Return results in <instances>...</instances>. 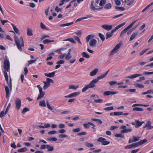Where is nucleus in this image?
Returning a JSON list of instances; mask_svg holds the SVG:
<instances>
[{"label":"nucleus","instance_id":"obj_6","mask_svg":"<svg viewBox=\"0 0 153 153\" xmlns=\"http://www.w3.org/2000/svg\"><path fill=\"white\" fill-rule=\"evenodd\" d=\"M36 87L38 88L39 91V94L37 98V100H39L44 97L45 95V93L43 91L42 88L40 85H38Z\"/></svg>","mask_w":153,"mask_h":153},{"label":"nucleus","instance_id":"obj_21","mask_svg":"<svg viewBox=\"0 0 153 153\" xmlns=\"http://www.w3.org/2000/svg\"><path fill=\"white\" fill-rule=\"evenodd\" d=\"M99 71L98 68H95L91 71L89 75L91 76H94Z\"/></svg>","mask_w":153,"mask_h":153},{"label":"nucleus","instance_id":"obj_18","mask_svg":"<svg viewBox=\"0 0 153 153\" xmlns=\"http://www.w3.org/2000/svg\"><path fill=\"white\" fill-rule=\"evenodd\" d=\"M142 75L141 74H135L133 75H131L127 76L126 78H128L130 79H133L139 76H142Z\"/></svg>","mask_w":153,"mask_h":153},{"label":"nucleus","instance_id":"obj_51","mask_svg":"<svg viewBox=\"0 0 153 153\" xmlns=\"http://www.w3.org/2000/svg\"><path fill=\"white\" fill-rule=\"evenodd\" d=\"M134 1V0H128L127 1V5L128 6H130L133 3Z\"/></svg>","mask_w":153,"mask_h":153},{"label":"nucleus","instance_id":"obj_1","mask_svg":"<svg viewBox=\"0 0 153 153\" xmlns=\"http://www.w3.org/2000/svg\"><path fill=\"white\" fill-rule=\"evenodd\" d=\"M4 67L5 71L3 72L5 79L8 85L9 86L10 89L11 90L12 87L11 80L10 79V82H8V76L6 72V71L8 72L9 70L10 64L8 60H5L4 61Z\"/></svg>","mask_w":153,"mask_h":153},{"label":"nucleus","instance_id":"obj_52","mask_svg":"<svg viewBox=\"0 0 153 153\" xmlns=\"http://www.w3.org/2000/svg\"><path fill=\"white\" fill-rule=\"evenodd\" d=\"M85 145L89 147H91L94 146V145L92 143H89L88 142H86L85 143Z\"/></svg>","mask_w":153,"mask_h":153},{"label":"nucleus","instance_id":"obj_62","mask_svg":"<svg viewBox=\"0 0 153 153\" xmlns=\"http://www.w3.org/2000/svg\"><path fill=\"white\" fill-rule=\"evenodd\" d=\"M10 146L11 147L15 149H16L17 147V146H16L15 142H13V143L11 144Z\"/></svg>","mask_w":153,"mask_h":153},{"label":"nucleus","instance_id":"obj_28","mask_svg":"<svg viewBox=\"0 0 153 153\" xmlns=\"http://www.w3.org/2000/svg\"><path fill=\"white\" fill-rule=\"evenodd\" d=\"M147 140L146 139H144L138 142L137 143L138 145V146L140 145H142L144 143H146L147 141Z\"/></svg>","mask_w":153,"mask_h":153},{"label":"nucleus","instance_id":"obj_3","mask_svg":"<svg viewBox=\"0 0 153 153\" xmlns=\"http://www.w3.org/2000/svg\"><path fill=\"white\" fill-rule=\"evenodd\" d=\"M125 23L124 22L122 24L118 25L117 27L114 29L112 30L111 32H108L106 33V39H107L110 37L112 36L113 35L114 33L118 29L123 26L125 24Z\"/></svg>","mask_w":153,"mask_h":153},{"label":"nucleus","instance_id":"obj_48","mask_svg":"<svg viewBox=\"0 0 153 153\" xmlns=\"http://www.w3.org/2000/svg\"><path fill=\"white\" fill-rule=\"evenodd\" d=\"M73 23H74V22H72L67 23V24H63L60 25V27H65V26H70V25H72Z\"/></svg>","mask_w":153,"mask_h":153},{"label":"nucleus","instance_id":"obj_45","mask_svg":"<svg viewBox=\"0 0 153 153\" xmlns=\"http://www.w3.org/2000/svg\"><path fill=\"white\" fill-rule=\"evenodd\" d=\"M74 39L76 41H77L81 45L82 44V43L81 42L80 39L79 37L76 36H74Z\"/></svg>","mask_w":153,"mask_h":153},{"label":"nucleus","instance_id":"obj_44","mask_svg":"<svg viewBox=\"0 0 153 153\" xmlns=\"http://www.w3.org/2000/svg\"><path fill=\"white\" fill-rule=\"evenodd\" d=\"M98 36L100 37V38L101 39V40L103 42L105 39V37L104 35L100 33H99L98 34Z\"/></svg>","mask_w":153,"mask_h":153},{"label":"nucleus","instance_id":"obj_50","mask_svg":"<svg viewBox=\"0 0 153 153\" xmlns=\"http://www.w3.org/2000/svg\"><path fill=\"white\" fill-rule=\"evenodd\" d=\"M46 103L47 104V106L48 107V108L50 110L52 111L53 110L52 107L50 106L49 105V102L48 100H47L46 101Z\"/></svg>","mask_w":153,"mask_h":153},{"label":"nucleus","instance_id":"obj_7","mask_svg":"<svg viewBox=\"0 0 153 153\" xmlns=\"http://www.w3.org/2000/svg\"><path fill=\"white\" fill-rule=\"evenodd\" d=\"M121 45V44L120 43L117 45L110 52L109 55L111 56L116 53L118 51Z\"/></svg>","mask_w":153,"mask_h":153},{"label":"nucleus","instance_id":"obj_15","mask_svg":"<svg viewBox=\"0 0 153 153\" xmlns=\"http://www.w3.org/2000/svg\"><path fill=\"white\" fill-rule=\"evenodd\" d=\"M65 63V61L63 60H60L57 61L56 62V63L57 64L56 65L55 67L56 69H57L59 68L61 66V64H63Z\"/></svg>","mask_w":153,"mask_h":153},{"label":"nucleus","instance_id":"obj_25","mask_svg":"<svg viewBox=\"0 0 153 153\" xmlns=\"http://www.w3.org/2000/svg\"><path fill=\"white\" fill-rule=\"evenodd\" d=\"M11 25L13 28L15 32L18 34H20V32L19 30L13 24L11 23Z\"/></svg>","mask_w":153,"mask_h":153},{"label":"nucleus","instance_id":"obj_14","mask_svg":"<svg viewBox=\"0 0 153 153\" xmlns=\"http://www.w3.org/2000/svg\"><path fill=\"white\" fill-rule=\"evenodd\" d=\"M138 145L137 143H136L126 146L125 148L126 149H130L133 148H135Z\"/></svg>","mask_w":153,"mask_h":153},{"label":"nucleus","instance_id":"obj_49","mask_svg":"<svg viewBox=\"0 0 153 153\" xmlns=\"http://www.w3.org/2000/svg\"><path fill=\"white\" fill-rule=\"evenodd\" d=\"M47 149H48V151H51L53 150L54 148L53 146H51L50 145H47Z\"/></svg>","mask_w":153,"mask_h":153},{"label":"nucleus","instance_id":"obj_39","mask_svg":"<svg viewBox=\"0 0 153 153\" xmlns=\"http://www.w3.org/2000/svg\"><path fill=\"white\" fill-rule=\"evenodd\" d=\"M5 35V32L1 28V38H4Z\"/></svg>","mask_w":153,"mask_h":153},{"label":"nucleus","instance_id":"obj_46","mask_svg":"<svg viewBox=\"0 0 153 153\" xmlns=\"http://www.w3.org/2000/svg\"><path fill=\"white\" fill-rule=\"evenodd\" d=\"M65 40L69 41L72 43H74V44H76V42L72 38H68L67 39H66Z\"/></svg>","mask_w":153,"mask_h":153},{"label":"nucleus","instance_id":"obj_37","mask_svg":"<svg viewBox=\"0 0 153 153\" xmlns=\"http://www.w3.org/2000/svg\"><path fill=\"white\" fill-rule=\"evenodd\" d=\"M149 106V105H143L138 104H135L133 105L132 106V107H135L137 106H143L145 107H147Z\"/></svg>","mask_w":153,"mask_h":153},{"label":"nucleus","instance_id":"obj_53","mask_svg":"<svg viewBox=\"0 0 153 153\" xmlns=\"http://www.w3.org/2000/svg\"><path fill=\"white\" fill-rule=\"evenodd\" d=\"M48 140L49 141H52L54 142H56L57 141V139L56 137H49L48 138Z\"/></svg>","mask_w":153,"mask_h":153},{"label":"nucleus","instance_id":"obj_33","mask_svg":"<svg viewBox=\"0 0 153 153\" xmlns=\"http://www.w3.org/2000/svg\"><path fill=\"white\" fill-rule=\"evenodd\" d=\"M39 105L40 106L45 107L46 106L45 101L44 100H43L40 102L39 103Z\"/></svg>","mask_w":153,"mask_h":153},{"label":"nucleus","instance_id":"obj_32","mask_svg":"<svg viewBox=\"0 0 153 153\" xmlns=\"http://www.w3.org/2000/svg\"><path fill=\"white\" fill-rule=\"evenodd\" d=\"M27 34L29 36H31L33 35L32 30L29 28H27Z\"/></svg>","mask_w":153,"mask_h":153},{"label":"nucleus","instance_id":"obj_36","mask_svg":"<svg viewBox=\"0 0 153 153\" xmlns=\"http://www.w3.org/2000/svg\"><path fill=\"white\" fill-rule=\"evenodd\" d=\"M115 8L118 11H123L125 10V9L123 7H118L117 6H115Z\"/></svg>","mask_w":153,"mask_h":153},{"label":"nucleus","instance_id":"obj_41","mask_svg":"<svg viewBox=\"0 0 153 153\" xmlns=\"http://www.w3.org/2000/svg\"><path fill=\"white\" fill-rule=\"evenodd\" d=\"M133 110L134 111H143V109L141 108L134 107L133 108Z\"/></svg>","mask_w":153,"mask_h":153},{"label":"nucleus","instance_id":"obj_63","mask_svg":"<svg viewBox=\"0 0 153 153\" xmlns=\"http://www.w3.org/2000/svg\"><path fill=\"white\" fill-rule=\"evenodd\" d=\"M51 42L50 40L48 39H45L43 41V43L44 44H47Z\"/></svg>","mask_w":153,"mask_h":153},{"label":"nucleus","instance_id":"obj_12","mask_svg":"<svg viewBox=\"0 0 153 153\" xmlns=\"http://www.w3.org/2000/svg\"><path fill=\"white\" fill-rule=\"evenodd\" d=\"M101 27L107 31H109L112 29L113 27L112 25H103L101 26Z\"/></svg>","mask_w":153,"mask_h":153},{"label":"nucleus","instance_id":"obj_24","mask_svg":"<svg viewBox=\"0 0 153 153\" xmlns=\"http://www.w3.org/2000/svg\"><path fill=\"white\" fill-rule=\"evenodd\" d=\"M138 35V32H137L133 33L130 37L129 39V41H132Z\"/></svg>","mask_w":153,"mask_h":153},{"label":"nucleus","instance_id":"obj_40","mask_svg":"<svg viewBox=\"0 0 153 153\" xmlns=\"http://www.w3.org/2000/svg\"><path fill=\"white\" fill-rule=\"evenodd\" d=\"M128 30L126 27L121 32L120 34V36H122L124 34L126 33L127 31Z\"/></svg>","mask_w":153,"mask_h":153},{"label":"nucleus","instance_id":"obj_61","mask_svg":"<svg viewBox=\"0 0 153 153\" xmlns=\"http://www.w3.org/2000/svg\"><path fill=\"white\" fill-rule=\"evenodd\" d=\"M57 133V132L55 130H53L49 132L48 134H56Z\"/></svg>","mask_w":153,"mask_h":153},{"label":"nucleus","instance_id":"obj_20","mask_svg":"<svg viewBox=\"0 0 153 153\" xmlns=\"http://www.w3.org/2000/svg\"><path fill=\"white\" fill-rule=\"evenodd\" d=\"M152 122L150 121H148L144 128H146L147 130L153 128V126H151Z\"/></svg>","mask_w":153,"mask_h":153},{"label":"nucleus","instance_id":"obj_22","mask_svg":"<svg viewBox=\"0 0 153 153\" xmlns=\"http://www.w3.org/2000/svg\"><path fill=\"white\" fill-rule=\"evenodd\" d=\"M135 122L136 123V125L135 127L136 128H138L141 126L142 124L144 123V122H140L138 120H136L135 121Z\"/></svg>","mask_w":153,"mask_h":153},{"label":"nucleus","instance_id":"obj_35","mask_svg":"<svg viewBox=\"0 0 153 153\" xmlns=\"http://www.w3.org/2000/svg\"><path fill=\"white\" fill-rule=\"evenodd\" d=\"M134 85L136 87L140 88H143L144 87L143 85L138 83H135L134 84Z\"/></svg>","mask_w":153,"mask_h":153},{"label":"nucleus","instance_id":"obj_11","mask_svg":"<svg viewBox=\"0 0 153 153\" xmlns=\"http://www.w3.org/2000/svg\"><path fill=\"white\" fill-rule=\"evenodd\" d=\"M106 74H103L102 75L99 76H98L96 78L93 79L92 80L95 84L96 83L98 82L99 80L100 79L105 78V77H106Z\"/></svg>","mask_w":153,"mask_h":153},{"label":"nucleus","instance_id":"obj_17","mask_svg":"<svg viewBox=\"0 0 153 153\" xmlns=\"http://www.w3.org/2000/svg\"><path fill=\"white\" fill-rule=\"evenodd\" d=\"M117 93V92L116 91H106L104 92L103 94L105 96H108L110 95H113Z\"/></svg>","mask_w":153,"mask_h":153},{"label":"nucleus","instance_id":"obj_57","mask_svg":"<svg viewBox=\"0 0 153 153\" xmlns=\"http://www.w3.org/2000/svg\"><path fill=\"white\" fill-rule=\"evenodd\" d=\"M105 3V0H102L100 3L99 5L101 6H102L104 5Z\"/></svg>","mask_w":153,"mask_h":153},{"label":"nucleus","instance_id":"obj_5","mask_svg":"<svg viewBox=\"0 0 153 153\" xmlns=\"http://www.w3.org/2000/svg\"><path fill=\"white\" fill-rule=\"evenodd\" d=\"M96 86L95 84L92 80L89 84L85 85L82 89V92H85L88 88H93Z\"/></svg>","mask_w":153,"mask_h":153},{"label":"nucleus","instance_id":"obj_9","mask_svg":"<svg viewBox=\"0 0 153 153\" xmlns=\"http://www.w3.org/2000/svg\"><path fill=\"white\" fill-rule=\"evenodd\" d=\"M140 138V137H137L135 136H133L132 138H130L128 141V143H131L134 142L139 141Z\"/></svg>","mask_w":153,"mask_h":153},{"label":"nucleus","instance_id":"obj_10","mask_svg":"<svg viewBox=\"0 0 153 153\" xmlns=\"http://www.w3.org/2000/svg\"><path fill=\"white\" fill-rule=\"evenodd\" d=\"M15 104L16 108L18 110H19L21 105V100L19 98H16L15 100Z\"/></svg>","mask_w":153,"mask_h":153},{"label":"nucleus","instance_id":"obj_31","mask_svg":"<svg viewBox=\"0 0 153 153\" xmlns=\"http://www.w3.org/2000/svg\"><path fill=\"white\" fill-rule=\"evenodd\" d=\"M79 87V85L74 86V85H71L69 86L68 89L73 90H75L78 88Z\"/></svg>","mask_w":153,"mask_h":153},{"label":"nucleus","instance_id":"obj_34","mask_svg":"<svg viewBox=\"0 0 153 153\" xmlns=\"http://www.w3.org/2000/svg\"><path fill=\"white\" fill-rule=\"evenodd\" d=\"M132 129L131 128H128L125 129H123L121 131L122 133H127L131 131Z\"/></svg>","mask_w":153,"mask_h":153},{"label":"nucleus","instance_id":"obj_23","mask_svg":"<svg viewBox=\"0 0 153 153\" xmlns=\"http://www.w3.org/2000/svg\"><path fill=\"white\" fill-rule=\"evenodd\" d=\"M92 17V16L87 15L86 16L83 17L81 18L78 19L76 21V22H77L80 21L83 19H87L88 18H91Z\"/></svg>","mask_w":153,"mask_h":153},{"label":"nucleus","instance_id":"obj_56","mask_svg":"<svg viewBox=\"0 0 153 153\" xmlns=\"http://www.w3.org/2000/svg\"><path fill=\"white\" fill-rule=\"evenodd\" d=\"M29 111V108L27 107H25L23 108L22 111V113L23 114H24Z\"/></svg>","mask_w":153,"mask_h":153},{"label":"nucleus","instance_id":"obj_38","mask_svg":"<svg viewBox=\"0 0 153 153\" xmlns=\"http://www.w3.org/2000/svg\"><path fill=\"white\" fill-rule=\"evenodd\" d=\"M27 150V147H25L19 149L18 150V152H25Z\"/></svg>","mask_w":153,"mask_h":153},{"label":"nucleus","instance_id":"obj_59","mask_svg":"<svg viewBox=\"0 0 153 153\" xmlns=\"http://www.w3.org/2000/svg\"><path fill=\"white\" fill-rule=\"evenodd\" d=\"M1 22L3 25H4L5 23L9 22V21L7 20H3L1 19Z\"/></svg>","mask_w":153,"mask_h":153},{"label":"nucleus","instance_id":"obj_42","mask_svg":"<svg viewBox=\"0 0 153 153\" xmlns=\"http://www.w3.org/2000/svg\"><path fill=\"white\" fill-rule=\"evenodd\" d=\"M92 120L94 121L97 122L100 124L102 123V121L98 119L93 118L92 119Z\"/></svg>","mask_w":153,"mask_h":153},{"label":"nucleus","instance_id":"obj_2","mask_svg":"<svg viewBox=\"0 0 153 153\" xmlns=\"http://www.w3.org/2000/svg\"><path fill=\"white\" fill-rule=\"evenodd\" d=\"M14 40L18 49L20 51H22V47H23L24 45L23 38L22 36H21L19 39L16 35H14Z\"/></svg>","mask_w":153,"mask_h":153},{"label":"nucleus","instance_id":"obj_54","mask_svg":"<svg viewBox=\"0 0 153 153\" xmlns=\"http://www.w3.org/2000/svg\"><path fill=\"white\" fill-rule=\"evenodd\" d=\"M115 136L117 137H120L121 138H123L124 135L122 134L121 133L117 134L115 135Z\"/></svg>","mask_w":153,"mask_h":153},{"label":"nucleus","instance_id":"obj_58","mask_svg":"<svg viewBox=\"0 0 153 153\" xmlns=\"http://www.w3.org/2000/svg\"><path fill=\"white\" fill-rule=\"evenodd\" d=\"M80 130H81V129L80 128H76L72 130L75 133L78 132L79 131H80Z\"/></svg>","mask_w":153,"mask_h":153},{"label":"nucleus","instance_id":"obj_13","mask_svg":"<svg viewBox=\"0 0 153 153\" xmlns=\"http://www.w3.org/2000/svg\"><path fill=\"white\" fill-rule=\"evenodd\" d=\"M80 93L79 92H75L72 93H71L67 96H65V98H72L76 97V96L79 95L80 94Z\"/></svg>","mask_w":153,"mask_h":153},{"label":"nucleus","instance_id":"obj_47","mask_svg":"<svg viewBox=\"0 0 153 153\" xmlns=\"http://www.w3.org/2000/svg\"><path fill=\"white\" fill-rule=\"evenodd\" d=\"M5 90L6 92V96L9 97V90L8 87L7 86H5Z\"/></svg>","mask_w":153,"mask_h":153},{"label":"nucleus","instance_id":"obj_16","mask_svg":"<svg viewBox=\"0 0 153 153\" xmlns=\"http://www.w3.org/2000/svg\"><path fill=\"white\" fill-rule=\"evenodd\" d=\"M94 1H92L91 2V9L93 10V11H95L96 10H100L103 7H101L99 8H96L94 6Z\"/></svg>","mask_w":153,"mask_h":153},{"label":"nucleus","instance_id":"obj_30","mask_svg":"<svg viewBox=\"0 0 153 153\" xmlns=\"http://www.w3.org/2000/svg\"><path fill=\"white\" fill-rule=\"evenodd\" d=\"M65 54V59L66 60H68L70 59L72 57L71 53H67V54Z\"/></svg>","mask_w":153,"mask_h":153},{"label":"nucleus","instance_id":"obj_55","mask_svg":"<svg viewBox=\"0 0 153 153\" xmlns=\"http://www.w3.org/2000/svg\"><path fill=\"white\" fill-rule=\"evenodd\" d=\"M114 109V108L113 106L108 107L104 108V110L105 111H110Z\"/></svg>","mask_w":153,"mask_h":153},{"label":"nucleus","instance_id":"obj_60","mask_svg":"<svg viewBox=\"0 0 153 153\" xmlns=\"http://www.w3.org/2000/svg\"><path fill=\"white\" fill-rule=\"evenodd\" d=\"M117 83V82L116 81H111L109 82V83L111 86Z\"/></svg>","mask_w":153,"mask_h":153},{"label":"nucleus","instance_id":"obj_27","mask_svg":"<svg viewBox=\"0 0 153 153\" xmlns=\"http://www.w3.org/2000/svg\"><path fill=\"white\" fill-rule=\"evenodd\" d=\"M94 36V35L93 34H91L88 36L86 38V42L88 43L89 41L92 39Z\"/></svg>","mask_w":153,"mask_h":153},{"label":"nucleus","instance_id":"obj_43","mask_svg":"<svg viewBox=\"0 0 153 153\" xmlns=\"http://www.w3.org/2000/svg\"><path fill=\"white\" fill-rule=\"evenodd\" d=\"M112 7V5L111 3H108L105 6L104 8L106 9H110Z\"/></svg>","mask_w":153,"mask_h":153},{"label":"nucleus","instance_id":"obj_4","mask_svg":"<svg viewBox=\"0 0 153 153\" xmlns=\"http://www.w3.org/2000/svg\"><path fill=\"white\" fill-rule=\"evenodd\" d=\"M44 85L43 86V89L44 90H46L51 85V83H53L54 81L53 80L48 78H46V81L43 82Z\"/></svg>","mask_w":153,"mask_h":153},{"label":"nucleus","instance_id":"obj_8","mask_svg":"<svg viewBox=\"0 0 153 153\" xmlns=\"http://www.w3.org/2000/svg\"><path fill=\"white\" fill-rule=\"evenodd\" d=\"M97 141L102 143V145H106L110 143L109 142L106 141V139L105 138L102 137L99 138L97 139Z\"/></svg>","mask_w":153,"mask_h":153},{"label":"nucleus","instance_id":"obj_64","mask_svg":"<svg viewBox=\"0 0 153 153\" xmlns=\"http://www.w3.org/2000/svg\"><path fill=\"white\" fill-rule=\"evenodd\" d=\"M66 131L65 129L62 128L61 129H60L58 131V132L60 133H64Z\"/></svg>","mask_w":153,"mask_h":153},{"label":"nucleus","instance_id":"obj_29","mask_svg":"<svg viewBox=\"0 0 153 153\" xmlns=\"http://www.w3.org/2000/svg\"><path fill=\"white\" fill-rule=\"evenodd\" d=\"M81 54L83 57L88 59L90 57V56L86 52H83Z\"/></svg>","mask_w":153,"mask_h":153},{"label":"nucleus","instance_id":"obj_26","mask_svg":"<svg viewBox=\"0 0 153 153\" xmlns=\"http://www.w3.org/2000/svg\"><path fill=\"white\" fill-rule=\"evenodd\" d=\"M55 73H56L55 71H54L52 72V73H49L48 74L45 73V75L46 76H47V77H53L54 76Z\"/></svg>","mask_w":153,"mask_h":153},{"label":"nucleus","instance_id":"obj_19","mask_svg":"<svg viewBox=\"0 0 153 153\" xmlns=\"http://www.w3.org/2000/svg\"><path fill=\"white\" fill-rule=\"evenodd\" d=\"M97 43V41L94 39H91L89 42V45L91 47L95 46Z\"/></svg>","mask_w":153,"mask_h":153}]
</instances>
